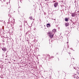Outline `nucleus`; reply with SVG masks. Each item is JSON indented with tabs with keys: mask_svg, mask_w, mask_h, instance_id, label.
<instances>
[{
	"mask_svg": "<svg viewBox=\"0 0 79 79\" xmlns=\"http://www.w3.org/2000/svg\"><path fill=\"white\" fill-rule=\"evenodd\" d=\"M47 34L51 39H52L53 37V35H54L53 34V32H52L51 31H49L48 33Z\"/></svg>",
	"mask_w": 79,
	"mask_h": 79,
	"instance_id": "nucleus-1",
	"label": "nucleus"
},
{
	"mask_svg": "<svg viewBox=\"0 0 79 79\" xmlns=\"http://www.w3.org/2000/svg\"><path fill=\"white\" fill-rule=\"evenodd\" d=\"M58 3L57 2L55 3L54 4V6H55V8H56V7H57V6H58Z\"/></svg>",
	"mask_w": 79,
	"mask_h": 79,
	"instance_id": "nucleus-2",
	"label": "nucleus"
},
{
	"mask_svg": "<svg viewBox=\"0 0 79 79\" xmlns=\"http://www.w3.org/2000/svg\"><path fill=\"white\" fill-rule=\"evenodd\" d=\"M64 20L65 21H66V22H68V21H69V19H68V18H65L64 19Z\"/></svg>",
	"mask_w": 79,
	"mask_h": 79,
	"instance_id": "nucleus-3",
	"label": "nucleus"
},
{
	"mask_svg": "<svg viewBox=\"0 0 79 79\" xmlns=\"http://www.w3.org/2000/svg\"><path fill=\"white\" fill-rule=\"evenodd\" d=\"M65 25L66 27L68 26H69V23H65Z\"/></svg>",
	"mask_w": 79,
	"mask_h": 79,
	"instance_id": "nucleus-4",
	"label": "nucleus"
},
{
	"mask_svg": "<svg viewBox=\"0 0 79 79\" xmlns=\"http://www.w3.org/2000/svg\"><path fill=\"white\" fill-rule=\"evenodd\" d=\"M2 49L3 50V51H4V52H5V51L6 50V48H3Z\"/></svg>",
	"mask_w": 79,
	"mask_h": 79,
	"instance_id": "nucleus-5",
	"label": "nucleus"
},
{
	"mask_svg": "<svg viewBox=\"0 0 79 79\" xmlns=\"http://www.w3.org/2000/svg\"><path fill=\"white\" fill-rule=\"evenodd\" d=\"M50 25L49 23L47 24V27H50Z\"/></svg>",
	"mask_w": 79,
	"mask_h": 79,
	"instance_id": "nucleus-6",
	"label": "nucleus"
},
{
	"mask_svg": "<svg viewBox=\"0 0 79 79\" xmlns=\"http://www.w3.org/2000/svg\"><path fill=\"white\" fill-rule=\"evenodd\" d=\"M49 59H51V58H54V57L53 56H49Z\"/></svg>",
	"mask_w": 79,
	"mask_h": 79,
	"instance_id": "nucleus-7",
	"label": "nucleus"
},
{
	"mask_svg": "<svg viewBox=\"0 0 79 79\" xmlns=\"http://www.w3.org/2000/svg\"><path fill=\"white\" fill-rule=\"evenodd\" d=\"M72 17H74V16H76V15L74 13H73L72 14Z\"/></svg>",
	"mask_w": 79,
	"mask_h": 79,
	"instance_id": "nucleus-8",
	"label": "nucleus"
},
{
	"mask_svg": "<svg viewBox=\"0 0 79 79\" xmlns=\"http://www.w3.org/2000/svg\"><path fill=\"white\" fill-rule=\"evenodd\" d=\"M52 32H56V30L55 29H53V30H52Z\"/></svg>",
	"mask_w": 79,
	"mask_h": 79,
	"instance_id": "nucleus-9",
	"label": "nucleus"
},
{
	"mask_svg": "<svg viewBox=\"0 0 79 79\" xmlns=\"http://www.w3.org/2000/svg\"><path fill=\"white\" fill-rule=\"evenodd\" d=\"M10 40H11L9 38V39H8L7 40V42H10Z\"/></svg>",
	"mask_w": 79,
	"mask_h": 79,
	"instance_id": "nucleus-10",
	"label": "nucleus"
},
{
	"mask_svg": "<svg viewBox=\"0 0 79 79\" xmlns=\"http://www.w3.org/2000/svg\"><path fill=\"white\" fill-rule=\"evenodd\" d=\"M30 19H32V17H30Z\"/></svg>",
	"mask_w": 79,
	"mask_h": 79,
	"instance_id": "nucleus-11",
	"label": "nucleus"
},
{
	"mask_svg": "<svg viewBox=\"0 0 79 79\" xmlns=\"http://www.w3.org/2000/svg\"><path fill=\"white\" fill-rule=\"evenodd\" d=\"M6 5H8V3L7 2L6 3Z\"/></svg>",
	"mask_w": 79,
	"mask_h": 79,
	"instance_id": "nucleus-12",
	"label": "nucleus"
},
{
	"mask_svg": "<svg viewBox=\"0 0 79 79\" xmlns=\"http://www.w3.org/2000/svg\"><path fill=\"white\" fill-rule=\"evenodd\" d=\"M58 59V61H59V59Z\"/></svg>",
	"mask_w": 79,
	"mask_h": 79,
	"instance_id": "nucleus-13",
	"label": "nucleus"
},
{
	"mask_svg": "<svg viewBox=\"0 0 79 79\" xmlns=\"http://www.w3.org/2000/svg\"><path fill=\"white\" fill-rule=\"evenodd\" d=\"M74 69H76L75 68H74Z\"/></svg>",
	"mask_w": 79,
	"mask_h": 79,
	"instance_id": "nucleus-14",
	"label": "nucleus"
},
{
	"mask_svg": "<svg viewBox=\"0 0 79 79\" xmlns=\"http://www.w3.org/2000/svg\"><path fill=\"white\" fill-rule=\"evenodd\" d=\"M0 32H1V31H0Z\"/></svg>",
	"mask_w": 79,
	"mask_h": 79,
	"instance_id": "nucleus-15",
	"label": "nucleus"
}]
</instances>
